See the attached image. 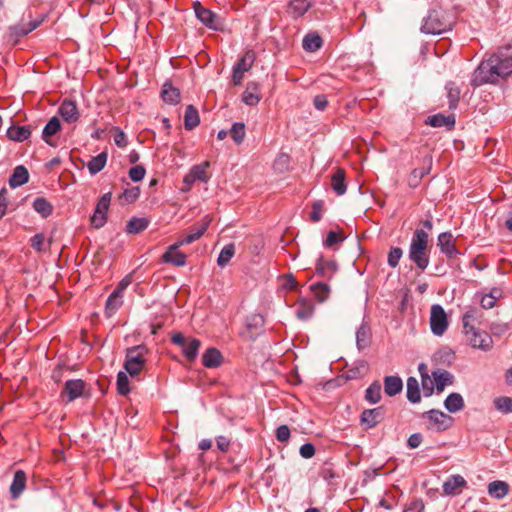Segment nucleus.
I'll list each match as a JSON object with an SVG mask.
<instances>
[{
  "mask_svg": "<svg viewBox=\"0 0 512 512\" xmlns=\"http://www.w3.org/2000/svg\"><path fill=\"white\" fill-rule=\"evenodd\" d=\"M427 174V171L424 168H415L409 177V185L411 187H416L420 180Z\"/></svg>",
  "mask_w": 512,
  "mask_h": 512,
  "instance_id": "nucleus-57",
  "label": "nucleus"
},
{
  "mask_svg": "<svg viewBox=\"0 0 512 512\" xmlns=\"http://www.w3.org/2000/svg\"><path fill=\"white\" fill-rule=\"evenodd\" d=\"M193 9L197 19L206 27L213 30H222V19L211 10L205 8L199 1L193 3Z\"/></svg>",
  "mask_w": 512,
  "mask_h": 512,
  "instance_id": "nucleus-7",
  "label": "nucleus"
},
{
  "mask_svg": "<svg viewBox=\"0 0 512 512\" xmlns=\"http://www.w3.org/2000/svg\"><path fill=\"white\" fill-rule=\"evenodd\" d=\"M34 210L43 218L49 217L53 213V205L44 197H37L33 201Z\"/></svg>",
  "mask_w": 512,
  "mask_h": 512,
  "instance_id": "nucleus-37",
  "label": "nucleus"
},
{
  "mask_svg": "<svg viewBox=\"0 0 512 512\" xmlns=\"http://www.w3.org/2000/svg\"><path fill=\"white\" fill-rule=\"evenodd\" d=\"M495 408L501 413H512V398L507 396L497 397L493 401Z\"/></svg>",
  "mask_w": 512,
  "mask_h": 512,
  "instance_id": "nucleus-52",
  "label": "nucleus"
},
{
  "mask_svg": "<svg viewBox=\"0 0 512 512\" xmlns=\"http://www.w3.org/2000/svg\"><path fill=\"white\" fill-rule=\"evenodd\" d=\"M210 223L211 219L207 216L205 217L201 224H199L198 226L191 227L189 234L186 237H184V242H186L187 244H191L194 241L198 240L205 233Z\"/></svg>",
  "mask_w": 512,
  "mask_h": 512,
  "instance_id": "nucleus-30",
  "label": "nucleus"
},
{
  "mask_svg": "<svg viewBox=\"0 0 512 512\" xmlns=\"http://www.w3.org/2000/svg\"><path fill=\"white\" fill-rule=\"evenodd\" d=\"M149 350L144 344L126 349L124 368L131 377L138 376L143 370Z\"/></svg>",
  "mask_w": 512,
  "mask_h": 512,
  "instance_id": "nucleus-4",
  "label": "nucleus"
},
{
  "mask_svg": "<svg viewBox=\"0 0 512 512\" xmlns=\"http://www.w3.org/2000/svg\"><path fill=\"white\" fill-rule=\"evenodd\" d=\"M426 124L432 127H447L448 129H452L455 125V117L454 116H444L442 114H435L433 116L428 117L426 120Z\"/></svg>",
  "mask_w": 512,
  "mask_h": 512,
  "instance_id": "nucleus-32",
  "label": "nucleus"
},
{
  "mask_svg": "<svg viewBox=\"0 0 512 512\" xmlns=\"http://www.w3.org/2000/svg\"><path fill=\"white\" fill-rule=\"evenodd\" d=\"M140 195V189L138 187H132L130 189H126L122 195L121 199H124L128 203H132L137 200Z\"/></svg>",
  "mask_w": 512,
  "mask_h": 512,
  "instance_id": "nucleus-59",
  "label": "nucleus"
},
{
  "mask_svg": "<svg viewBox=\"0 0 512 512\" xmlns=\"http://www.w3.org/2000/svg\"><path fill=\"white\" fill-rule=\"evenodd\" d=\"M148 225L149 220L147 218L132 217L126 225V231L129 234H138L144 231L148 227Z\"/></svg>",
  "mask_w": 512,
  "mask_h": 512,
  "instance_id": "nucleus-39",
  "label": "nucleus"
},
{
  "mask_svg": "<svg viewBox=\"0 0 512 512\" xmlns=\"http://www.w3.org/2000/svg\"><path fill=\"white\" fill-rule=\"evenodd\" d=\"M107 153L102 152L97 156L93 157L87 164L88 170L92 175L100 172L106 165Z\"/></svg>",
  "mask_w": 512,
  "mask_h": 512,
  "instance_id": "nucleus-46",
  "label": "nucleus"
},
{
  "mask_svg": "<svg viewBox=\"0 0 512 512\" xmlns=\"http://www.w3.org/2000/svg\"><path fill=\"white\" fill-rule=\"evenodd\" d=\"M483 313L477 308H470L463 315V327L464 329H468L470 327H474L472 325L473 322H479L482 318Z\"/></svg>",
  "mask_w": 512,
  "mask_h": 512,
  "instance_id": "nucleus-49",
  "label": "nucleus"
},
{
  "mask_svg": "<svg viewBox=\"0 0 512 512\" xmlns=\"http://www.w3.org/2000/svg\"><path fill=\"white\" fill-rule=\"evenodd\" d=\"M499 61L496 57H492V55L483 59L474 70L470 84L473 87H480L484 84H496L499 81V72H497Z\"/></svg>",
  "mask_w": 512,
  "mask_h": 512,
  "instance_id": "nucleus-2",
  "label": "nucleus"
},
{
  "mask_svg": "<svg viewBox=\"0 0 512 512\" xmlns=\"http://www.w3.org/2000/svg\"><path fill=\"white\" fill-rule=\"evenodd\" d=\"M112 193H105L97 202L95 211L91 217V225L96 228H102L107 222V212L110 206Z\"/></svg>",
  "mask_w": 512,
  "mask_h": 512,
  "instance_id": "nucleus-8",
  "label": "nucleus"
},
{
  "mask_svg": "<svg viewBox=\"0 0 512 512\" xmlns=\"http://www.w3.org/2000/svg\"><path fill=\"white\" fill-rule=\"evenodd\" d=\"M432 375L434 378L435 387L439 393L444 390L446 385H451L453 383V375L446 370L434 371Z\"/></svg>",
  "mask_w": 512,
  "mask_h": 512,
  "instance_id": "nucleus-33",
  "label": "nucleus"
},
{
  "mask_svg": "<svg viewBox=\"0 0 512 512\" xmlns=\"http://www.w3.org/2000/svg\"><path fill=\"white\" fill-rule=\"evenodd\" d=\"M255 59V52L252 50H248L234 66L244 72H247L252 68Z\"/></svg>",
  "mask_w": 512,
  "mask_h": 512,
  "instance_id": "nucleus-48",
  "label": "nucleus"
},
{
  "mask_svg": "<svg viewBox=\"0 0 512 512\" xmlns=\"http://www.w3.org/2000/svg\"><path fill=\"white\" fill-rule=\"evenodd\" d=\"M31 135L29 126H11L7 130V137L10 140L23 142L27 140Z\"/></svg>",
  "mask_w": 512,
  "mask_h": 512,
  "instance_id": "nucleus-31",
  "label": "nucleus"
},
{
  "mask_svg": "<svg viewBox=\"0 0 512 512\" xmlns=\"http://www.w3.org/2000/svg\"><path fill=\"white\" fill-rule=\"evenodd\" d=\"M26 486V474L22 470H17L14 474L10 493L12 498H17L23 492Z\"/></svg>",
  "mask_w": 512,
  "mask_h": 512,
  "instance_id": "nucleus-27",
  "label": "nucleus"
},
{
  "mask_svg": "<svg viewBox=\"0 0 512 512\" xmlns=\"http://www.w3.org/2000/svg\"><path fill=\"white\" fill-rule=\"evenodd\" d=\"M200 118L197 109L193 105H188L184 114V126L187 130H192L199 125Z\"/></svg>",
  "mask_w": 512,
  "mask_h": 512,
  "instance_id": "nucleus-36",
  "label": "nucleus"
},
{
  "mask_svg": "<svg viewBox=\"0 0 512 512\" xmlns=\"http://www.w3.org/2000/svg\"><path fill=\"white\" fill-rule=\"evenodd\" d=\"M424 502L422 499H414L410 504L403 510V512H423Z\"/></svg>",
  "mask_w": 512,
  "mask_h": 512,
  "instance_id": "nucleus-64",
  "label": "nucleus"
},
{
  "mask_svg": "<svg viewBox=\"0 0 512 512\" xmlns=\"http://www.w3.org/2000/svg\"><path fill=\"white\" fill-rule=\"evenodd\" d=\"M429 235L423 229H416L409 247V259L417 268L424 271L429 264L428 254Z\"/></svg>",
  "mask_w": 512,
  "mask_h": 512,
  "instance_id": "nucleus-1",
  "label": "nucleus"
},
{
  "mask_svg": "<svg viewBox=\"0 0 512 512\" xmlns=\"http://www.w3.org/2000/svg\"><path fill=\"white\" fill-rule=\"evenodd\" d=\"M310 290L312 291L314 297L320 302H324L329 298L330 295V287L325 282H317L310 286Z\"/></svg>",
  "mask_w": 512,
  "mask_h": 512,
  "instance_id": "nucleus-42",
  "label": "nucleus"
},
{
  "mask_svg": "<svg viewBox=\"0 0 512 512\" xmlns=\"http://www.w3.org/2000/svg\"><path fill=\"white\" fill-rule=\"evenodd\" d=\"M265 320L261 314H253L247 317L246 327L254 335L259 334L264 327Z\"/></svg>",
  "mask_w": 512,
  "mask_h": 512,
  "instance_id": "nucleus-40",
  "label": "nucleus"
},
{
  "mask_svg": "<svg viewBox=\"0 0 512 512\" xmlns=\"http://www.w3.org/2000/svg\"><path fill=\"white\" fill-rule=\"evenodd\" d=\"M86 383L82 379H72L65 382L64 388L61 392V397L66 398L67 402H72L75 399L84 395Z\"/></svg>",
  "mask_w": 512,
  "mask_h": 512,
  "instance_id": "nucleus-12",
  "label": "nucleus"
},
{
  "mask_svg": "<svg viewBox=\"0 0 512 512\" xmlns=\"http://www.w3.org/2000/svg\"><path fill=\"white\" fill-rule=\"evenodd\" d=\"M509 492V485L504 481H493L488 485V493L496 499L504 498Z\"/></svg>",
  "mask_w": 512,
  "mask_h": 512,
  "instance_id": "nucleus-34",
  "label": "nucleus"
},
{
  "mask_svg": "<svg viewBox=\"0 0 512 512\" xmlns=\"http://www.w3.org/2000/svg\"><path fill=\"white\" fill-rule=\"evenodd\" d=\"M31 247L37 252L45 251V236L43 233H37L30 239Z\"/></svg>",
  "mask_w": 512,
  "mask_h": 512,
  "instance_id": "nucleus-56",
  "label": "nucleus"
},
{
  "mask_svg": "<svg viewBox=\"0 0 512 512\" xmlns=\"http://www.w3.org/2000/svg\"><path fill=\"white\" fill-rule=\"evenodd\" d=\"M403 255V251L399 247H392L388 253V264L392 268H395L398 266L399 261Z\"/></svg>",
  "mask_w": 512,
  "mask_h": 512,
  "instance_id": "nucleus-55",
  "label": "nucleus"
},
{
  "mask_svg": "<svg viewBox=\"0 0 512 512\" xmlns=\"http://www.w3.org/2000/svg\"><path fill=\"white\" fill-rule=\"evenodd\" d=\"M445 89L447 90L449 108L455 109L460 100L461 90L454 82H448L445 86Z\"/></svg>",
  "mask_w": 512,
  "mask_h": 512,
  "instance_id": "nucleus-45",
  "label": "nucleus"
},
{
  "mask_svg": "<svg viewBox=\"0 0 512 512\" xmlns=\"http://www.w3.org/2000/svg\"><path fill=\"white\" fill-rule=\"evenodd\" d=\"M61 129V123L58 117H52L45 125L42 131V139L50 146L55 147L56 143L52 140V136L57 134Z\"/></svg>",
  "mask_w": 512,
  "mask_h": 512,
  "instance_id": "nucleus-20",
  "label": "nucleus"
},
{
  "mask_svg": "<svg viewBox=\"0 0 512 512\" xmlns=\"http://www.w3.org/2000/svg\"><path fill=\"white\" fill-rule=\"evenodd\" d=\"M444 406L450 413H455L463 409L464 400L459 393H451L445 399Z\"/></svg>",
  "mask_w": 512,
  "mask_h": 512,
  "instance_id": "nucleus-35",
  "label": "nucleus"
},
{
  "mask_svg": "<svg viewBox=\"0 0 512 512\" xmlns=\"http://www.w3.org/2000/svg\"><path fill=\"white\" fill-rule=\"evenodd\" d=\"M59 114L68 123H74L79 119V111L74 101L65 99L60 107Z\"/></svg>",
  "mask_w": 512,
  "mask_h": 512,
  "instance_id": "nucleus-17",
  "label": "nucleus"
},
{
  "mask_svg": "<svg viewBox=\"0 0 512 512\" xmlns=\"http://www.w3.org/2000/svg\"><path fill=\"white\" fill-rule=\"evenodd\" d=\"M146 170L142 165H136L130 168L129 177L132 181H141L145 176Z\"/></svg>",
  "mask_w": 512,
  "mask_h": 512,
  "instance_id": "nucleus-58",
  "label": "nucleus"
},
{
  "mask_svg": "<svg viewBox=\"0 0 512 512\" xmlns=\"http://www.w3.org/2000/svg\"><path fill=\"white\" fill-rule=\"evenodd\" d=\"M312 7L311 0H291L287 13L294 19L302 17Z\"/></svg>",
  "mask_w": 512,
  "mask_h": 512,
  "instance_id": "nucleus-19",
  "label": "nucleus"
},
{
  "mask_svg": "<svg viewBox=\"0 0 512 512\" xmlns=\"http://www.w3.org/2000/svg\"><path fill=\"white\" fill-rule=\"evenodd\" d=\"M229 133L236 144H241L244 141L246 135L245 124L242 122L234 123Z\"/></svg>",
  "mask_w": 512,
  "mask_h": 512,
  "instance_id": "nucleus-51",
  "label": "nucleus"
},
{
  "mask_svg": "<svg viewBox=\"0 0 512 512\" xmlns=\"http://www.w3.org/2000/svg\"><path fill=\"white\" fill-rule=\"evenodd\" d=\"M290 438V429L287 425H281L276 429V439L279 442H287Z\"/></svg>",
  "mask_w": 512,
  "mask_h": 512,
  "instance_id": "nucleus-62",
  "label": "nucleus"
},
{
  "mask_svg": "<svg viewBox=\"0 0 512 512\" xmlns=\"http://www.w3.org/2000/svg\"><path fill=\"white\" fill-rule=\"evenodd\" d=\"M371 329L366 323H362L356 332V344L359 350H363L370 345Z\"/></svg>",
  "mask_w": 512,
  "mask_h": 512,
  "instance_id": "nucleus-28",
  "label": "nucleus"
},
{
  "mask_svg": "<svg viewBox=\"0 0 512 512\" xmlns=\"http://www.w3.org/2000/svg\"><path fill=\"white\" fill-rule=\"evenodd\" d=\"M452 22L442 8L429 10L424 18L421 31L426 34H441L451 29Z\"/></svg>",
  "mask_w": 512,
  "mask_h": 512,
  "instance_id": "nucleus-3",
  "label": "nucleus"
},
{
  "mask_svg": "<svg viewBox=\"0 0 512 512\" xmlns=\"http://www.w3.org/2000/svg\"><path fill=\"white\" fill-rule=\"evenodd\" d=\"M511 47L501 48L492 57H496L499 61L497 65V72H499V79L505 78L512 74V51Z\"/></svg>",
  "mask_w": 512,
  "mask_h": 512,
  "instance_id": "nucleus-13",
  "label": "nucleus"
},
{
  "mask_svg": "<svg viewBox=\"0 0 512 512\" xmlns=\"http://www.w3.org/2000/svg\"><path fill=\"white\" fill-rule=\"evenodd\" d=\"M438 246L442 253L449 258H455L459 252L455 246L453 235L450 232H443L438 236Z\"/></svg>",
  "mask_w": 512,
  "mask_h": 512,
  "instance_id": "nucleus-15",
  "label": "nucleus"
},
{
  "mask_svg": "<svg viewBox=\"0 0 512 512\" xmlns=\"http://www.w3.org/2000/svg\"><path fill=\"white\" fill-rule=\"evenodd\" d=\"M466 484V480L461 475H452L443 483V493L445 495H455Z\"/></svg>",
  "mask_w": 512,
  "mask_h": 512,
  "instance_id": "nucleus-21",
  "label": "nucleus"
},
{
  "mask_svg": "<svg viewBox=\"0 0 512 512\" xmlns=\"http://www.w3.org/2000/svg\"><path fill=\"white\" fill-rule=\"evenodd\" d=\"M171 341L182 348V352L188 361L192 362L196 359L201 345L200 340L196 338L187 339L182 333L176 332L172 334Z\"/></svg>",
  "mask_w": 512,
  "mask_h": 512,
  "instance_id": "nucleus-6",
  "label": "nucleus"
},
{
  "mask_svg": "<svg viewBox=\"0 0 512 512\" xmlns=\"http://www.w3.org/2000/svg\"><path fill=\"white\" fill-rule=\"evenodd\" d=\"M422 417L427 418L431 422L432 426L429 427V429H435L437 431L448 429L453 421L452 417L435 409L424 412Z\"/></svg>",
  "mask_w": 512,
  "mask_h": 512,
  "instance_id": "nucleus-11",
  "label": "nucleus"
},
{
  "mask_svg": "<svg viewBox=\"0 0 512 512\" xmlns=\"http://www.w3.org/2000/svg\"><path fill=\"white\" fill-rule=\"evenodd\" d=\"M235 254V246L233 243L225 245L222 250L220 251V254L217 259V264L220 267H225L231 260V258Z\"/></svg>",
  "mask_w": 512,
  "mask_h": 512,
  "instance_id": "nucleus-50",
  "label": "nucleus"
},
{
  "mask_svg": "<svg viewBox=\"0 0 512 512\" xmlns=\"http://www.w3.org/2000/svg\"><path fill=\"white\" fill-rule=\"evenodd\" d=\"M407 399L412 403H418L421 399L418 380L415 377L407 379Z\"/></svg>",
  "mask_w": 512,
  "mask_h": 512,
  "instance_id": "nucleus-44",
  "label": "nucleus"
},
{
  "mask_svg": "<svg viewBox=\"0 0 512 512\" xmlns=\"http://www.w3.org/2000/svg\"><path fill=\"white\" fill-rule=\"evenodd\" d=\"M261 98L260 85L254 81L248 82L242 94V101L248 106H255L260 102Z\"/></svg>",
  "mask_w": 512,
  "mask_h": 512,
  "instance_id": "nucleus-16",
  "label": "nucleus"
},
{
  "mask_svg": "<svg viewBox=\"0 0 512 512\" xmlns=\"http://www.w3.org/2000/svg\"><path fill=\"white\" fill-rule=\"evenodd\" d=\"M44 19L45 16L41 15L38 19L33 20L31 13L28 14L27 18L23 16L18 24L12 25L8 28V40L14 45L17 44L21 37L26 36L38 28Z\"/></svg>",
  "mask_w": 512,
  "mask_h": 512,
  "instance_id": "nucleus-5",
  "label": "nucleus"
},
{
  "mask_svg": "<svg viewBox=\"0 0 512 512\" xmlns=\"http://www.w3.org/2000/svg\"><path fill=\"white\" fill-rule=\"evenodd\" d=\"M323 201L319 200L313 203L312 205V212L310 214V218L313 222H318L322 218L321 210L323 208Z\"/></svg>",
  "mask_w": 512,
  "mask_h": 512,
  "instance_id": "nucleus-61",
  "label": "nucleus"
},
{
  "mask_svg": "<svg viewBox=\"0 0 512 512\" xmlns=\"http://www.w3.org/2000/svg\"><path fill=\"white\" fill-rule=\"evenodd\" d=\"M365 399L371 404H376L381 400V384L379 381H374L366 389Z\"/></svg>",
  "mask_w": 512,
  "mask_h": 512,
  "instance_id": "nucleus-47",
  "label": "nucleus"
},
{
  "mask_svg": "<svg viewBox=\"0 0 512 512\" xmlns=\"http://www.w3.org/2000/svg\"><path fill=\"white\" fill-rule=\"evenodd\" d=\"M338 269L337 263L333 260H326L322 255L319 256L316 262L317 275L331 279Z\"/></svg>",
  "mask_w": 512,
  "mask_h": 512,
  "instance_id": "nucleus-18",
  "label": "nucleus"
},
{
  "mask_svg": "<svg viewBox=\"0 0 512 512\" xmlns=\"http://www.w3.org/2000/svg\"><path fill=\"white\" fill-rule=\"evenodd\" d=\"M295 313L300 320H308L314 313V305L309 300H300L297 303Z\"/></svg>",
  "mask_w": 512,
  "mask_h": 512,
  "instance_id": "nucleus-38",
  "label": "nucleus"
},
{
  "mask_svg": "<svg viewBox=\"0 0 512 512\" xmlns=\"http://www.w3.org/2000/svg\"><path fill=\"white\" fill-rule=\"evenodd\" d=\"M29 180V172L26 167L19 165L15 167L12 175L9 178V185L11 188H16L26 184Z\"/></svg>",
  "mask_w": 512,
  "mask_h": 512,
  "instance_id": "nucleus-22",
  "label": "nucleus"
},
{
  "mask_svg": "<svg viewBox=\"0 0 512 512\" xmlns=\"http://www.w3.org/2000/svg\"><path fill=\"white\" fill-rule=\"evenodd\" d=\"M430 327L433 334L441 336L448 327V319L445 310L439 304L431 307Z\"/></svg>",
  "mask_w": 512,
  "mask_h": 512,
  "instance_id": "nucleus-9",
  "label": "nucleus"
},
{
  "mask_svg": "<svg viewBox=\"0 0 512 512\" xmlns=\"http://www.w3.org/2000/svg\"><path fill=\"white\" fill-rule=\"evenodd\" d=\"M123 297L117 295V293H111L106 301L105 314L107 317H111L116 311L122 306Z\"/></svg>",
  "mask_w": 512,
  "mask_h": 512,
  "instance_id": "nucleus-43",
  "label": "nucleus"
},
{
  "mask_svg": "<svg viewBox=\"0 0 512 512\" xmlns=\"http://www.w3.org/2000/svg\"><path fill=\"white\" fill-rule=\"evenodd\" d=\"M385 416V409L383 406H379L373 409H366L361 413L360 422L367 429L374 428L379 424Z\"/></svg>",
  "mask_w": 512,
  "mask_h": 512,
  "instance_id": "nucleus-14",
  "label": "nucleus"
},
{
  "mask_svg": "<svg viewBox=\"0 0 512 512\" xmlns=\"http://www.w3.org/2000/svg\"><path fill=\"white\" fill-rule=\"evenodd\" d=\"M209 165V162H204L200 165L193 166L190 171L196 180L207 182L209 180V175L207 173Z\"/></svg>",
  "mask_w": 512,
  "mask_h": 512,
  "instance_id": "nucleus-53",
  "label": "nucleus"
},
{
  "mask_svg": "<svg viewBox=\"0 0 512 512\" xmlns=\"http://www.w3.org/2000/svg\"><path fill=\"white\" fill-rule=\"evenodd\" d=\"M222 354L216 348H209L202 356V363L206 368H217L222 363Z\"/></svg>",
  "mask_w": 512,
  "mask_h": 512,
  "instance_id": "nucleus-23",
  "label": "nucleus"
},
{
  "mask_svg": "<svg viewBox=\"0 0 512 512\" xmlns=\"http://www.w3.org/2000/svg\"><path fill=\"white\" fill-rule=\"evenodd\" d=\"M303 49L308 52H315L322 46V39L317 33H308L303 39Z\"/></svg>",
  "mask_w": 512,
  "mask_h": 512,
  "instance_id": "nucleus-41",
  "label": "nucleus"
},
{
  "mask_svg": "<svg viewBox=\"0 0 512 512\" xmlns=\"http://www.w3.org/2000/svg\"><path fill=\"white\" fill-rule=\"evenodd\" d=\"M117 390L123 396L130 392L129 379L125 372L120 371L117 375Z\"/></svg>",
  "mask_w": 512,
  "mask_h": 512,
  "instance_id": "nucleus-54",
  "label": "nucleus"
},
{
  "mask_svg": "<svg viewBox=\"0 0 512 512\" xmlns=\"http://www.w3.org/2000/svg\"><path fill=\"white\" fill-rule=\"evenodd\" d=\"M344 240V237L341 234H338L334 231H330L327 235V238L324 241V246L332 247L335 244H338Z\"/></svg>",
  "mask_w": 512,
  "mask_h": 512,
  "instance_id": "nucleus-60",
  "label": "nucleus"
},
{
  "mask_svg": "<svg viewBox=\"0 0 512 512\" xmlns=\"http://www.w3.org/2000/svg\"><path fill=\"white\" fill-rule=\"evenodd\" d=\"M186 261L187 255L179 250H166V252L162 255V262L171 264L176 267L185 266Z\"/></svg>",
  "mask_w": 512,
  "mask_h": 512,
  "instance_id": "nucleus-24",
  "label": "nucleus"
},
{
  "mask_svg": "<svg viewBox=\"0 0 512 512\" xmlns=\"http://www.w3.org/2000/svg\"><path fill=\"white\" fill-rule=\"evenodd\" d=\"M331 187L339 196L345 194L347 186L345 183V171L342 168H337L331 177Z\"/></svg>",
  "mask_w": 512,
  "mask_h": 512,
  "instance_id": "nucleus-26",
  "label": "nucleus"
},
{
  "mask_svg": "<svg viewBox=\"0 0 512 512\" xmlns=\"http://www.w3.org/2000/svg\"><path fill=\"white\" fill-rule=\"evenodd\" d=\"M161 97L164 102L175 105L180 101V91L170 82H165L161 91Z\"/></svg>",
  "mask_w": 512,
  "mask_h": 512,
  "instance_id": "nucleus-29",
  "label": "nucleus"
},
{
  "mask_svg": "<svg viewBox=\"0 0 512 512\" xmlns=\"http://www.w3.org/2000/svg\"><path fill=\"white\" fill-rule=\"evenodd\" d=\"M421 382L425 395L430 396L433 393L435 385L434 379L432 380L429 375H424V377L421 379Z\"/></svg>",
  "mask_w": 512,
  "mask_h": 512,
  "instance_id": "nucleus-63",
  "label": "nucleus"
},
{
  "mask_svg": "<svg viewBox=\"0 0 512 512\" xmlns=\"http://www.w3.org/2000/svg\"><path fill=\"white\" fill-rule=\"evenodd\" d=\"M468 336V341L473 348L488 351L492 347V338L485 331H479L475 327L464 329Z\"/></svg>",
  "mask_w": 512,
  "mask_h": 512,
  "instance_id": "nucleus-10",
  "label": "nucleus"
},
{
  "mask_svg": "<svg viewBox=\"0 0 512 512\" xmlns=\"http://www.w3.org/2000/svg\"><path fill=\"white\" fill-rule=\"evenodd\" d=\"M403 389V382L398 376H386L384 378V391L392 397L399 394Z\"/></svg>",
  "mask_w": 512,
  "mask_h": 512,
  "instance_id": "nucleus-25",
  "label": "nucleus"
}]
</instances>
